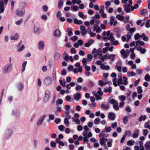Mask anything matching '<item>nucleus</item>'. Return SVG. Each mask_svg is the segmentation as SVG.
I'll return each instance as SVG.
<instances>
[{
  "label": "nucleus",
  "instance_id": "obj_1",
  "mask_svg": "<svg viewBox=\"0 0 150 150\" xmlns=\"http://www.w3.org/2000/svg\"><path fill=\"white\" fill-rule=\"evenodd\" d=\"M12 65L11 63H8L6 64L3 68V73L5 74L9 73L12 70Z\"/></svg>",
  "mask_w": 150,
  "mask_h": 150
},
{
  "label": "nucleus",
  "instance_id": "obj_2",
  "mask_svg": "<svg viewBox=\"0 0 150 150\" xmlns=\"http://www.w3.org/2000/svg\"><path fill=\"white\" fill-rule=\"evenodd\" d=\"M8 0H1L0 1V13L3 12L4 10V6L6 5Z\"/></svg>",
  "mask_w": 150,
  "mask_h": 150
},
{
  "label": "nucleus",
  "instance_id": "obj_3",
  "mask_svg": "<svg viewBox=\"0 0 150 150\" xmlns=\"http://www.w3.org/2000/svg\"><path fill=\"white\" fill-rule=\"evenodd\" d=\"M50 97V92L49 90H47L45 91V95L43 98L44 102H47L49 99Z\"/></svg>",
  "mask_w": 150,
  "mask_h": 150
},
{
  "label": "nucleus",
  "instance_id": "obj_4",
  "mask_svg": "<svg viewBox=\"0 0 150 150\" xmlns=\"http://www.w3.org/2000/svg\"><path fill=\"white\" fill-rule=\"evenodd\" d=\"M46 117V115H44L41 116L39 118L37 123V125L38 126L41 125Z\"/></svg>",
  "mask_w": 150,
  "mask_h": 150
},
{
  "label": "nucleus",
  "instance_id": "obj_5",
  "mask_svg": "<svg viewBox=\"0 0 150 150\" xmlns=\"http://www.w3.org/2000/svg\"><path fill=\"white\" fill-rule=\"evenodd\" d=\"M51 79L49 77H46L44 79V82L45 84L47 85H50L52 83Z\"/></svg>",
  "mask_w": 150,
  "mask_h": 150
},
{
  "label": "nucleus",
  "instance_id": "obj_6",
  "mask_svg": "<svg viewBox=\"0 0 150 150\" xmlns=\"http://www.w3.org/2000/svg\"><path fill=\"white\" fill-rule=\"evenodd\" d=\"M120 53L124 59L127 58L129 54V52H126L125 50L124 49L122 50H121Z\"/></svg>",
  "mask_w": 150,
  "mask_h": 150
},
{
  "label": "nucleus",
  "instance_id": "obj_7",
  "mask_svg": "<svg viewBox=\"0 0 150 150\" xmlns=\"http://www.w3.org/2000/svg\"><path fill=\"white\" fill-rule=\"evenodd\" d=\"M102 38L104 40L108 39L109 40H110L112 42H113L115 40V38L113 36V34L112 33L110 34V35L109 36L108 38L107 37L105 36H103L102 37Z\"/></svg>",
  "mask_w": 150,
  "mask_h": 150
},
{
  "label": "nucleus",
  "instance_id": "obj_8",
  "mask_svg": "<svg viewBox=\"0 0 150 150\" xmlns=\"http://www.w3.org/2000/svg\"><path fill=\"white\" fill-rule=\"evenodd\" d=\"M92 134L91 132H89L87 135V136H84L83 141L84 142H88V138H89L92 136Z\"/></svg>",
  "mask_w": 150,
  "mask_h": 150
},
{
  "label": "nucleus",
  "instance_id": "obj_9",
  "mask_svg": "<svg viewBox=\"0 0 150 150\" xmlns=\"http://www.w3.org/2000/svg\"><path fill=\"white\" fill-rule=\"evenodd\" d=\"M61 35V33L59 29H56L53 33V35L55 37H60Z\"/></svg>",
  "mask_w": 150,
  "mask_h": 150
},
{
  "label": "nucleus",
  "instance_id": "obj_10",
  "mask_svg": "<svg viewBox=\"0 0 150 150\" xmlns=\"http://www.w3.org/2000/svg\"><path fill=\"white\" fill-rule=\"evenodd\" d=\"M125 11L127 13H129L131 10V6L129 4H126L123 5Z\"/></svg>",
  "mask_w": 150,
  "mask_h": 150
},
{
  "label": "nucleus",
  "instance_id": "obj_11",
  "mask_svg": "<svg viewBox=\"0 0 150 150\" xmlns=\"http://www.w3.org/2000/svg\"><path fill=\"white\" fill-rule=\"evenodd\" d=\"M80 29L81 31V33L82 35L83 36H85L87 33V31L86 30L85 27L81 25L80 26Z\"/></svg>",
  "mask_w": 150,
  "mask_h": 150
},
{
  "label": "nucleus",
  "instance_id": "obj_12",
  "mask_svg": "<svg viewBox=\"0 0 150 150\" xmlns=\"http://www.w3.org/2000/svg\"><path fill=\"white\" fill-rule=\"evenodd\" d=\"M25 14V10H22L20 11L18 10L16 11V15L20 16H23Z\"/></svg>",
  "mask_w": 150,
  "mask_h": 150
},
{
  "label": "nucleus",
  "instance_id": "obj_13",
  "mask_svg": "<svg viewBox=\"0 0 150 150\" xmlns=\"http://www.w3.org/2000/svg\"><path fill=\"white\" fill-rule=\"evenodd\" d=\"M137 50L139 51L142 54H144L146 51V50L145 49H143L141 46H139L137 48Z\"/></svg>",
  "mask_w": 150,
  "mask_h": 150
},
{
  "label": "nucleus",
  "instance_id": "obj_14",
  "mask_svg": "<svg viewBox=\"0 0 150 150\" xmlns=\"http://www.w3.org/2000/svg\"><path fill=\"white\" fill-rule=\"evenodd\" d=\"M81 94L80 93H77L74 95V98L75 100H78L81 98Z\"/></svg>",
  "mask_w": 150,
  "mask_h": 150
},
{
  "label": "nucleus",
  "instance_id": "obj_15",
  "mask_svg": "<svg viewBox=\"0 0 150 150\" xmlns=\"http://www.w3.org/2000/svg\"><path fill=\"white\" fill-rule=\"evenodd\" d=\"M139 131L138 129H136L132 135V137L134 138H137L138 137Z\"/></svg>",
  "mask_w": 150,
  "mask_h": 150
},
{
  "label": "nucleus",
  "instance_id": "obj_16",
  "mask_svg": "<svg viewBox=\"0 0 150 150\" xmlns=\"http://www.w3.org/2000/svg\"><path fill=\"white\" fill-rule=\"evenodd\" d=\"M108 118L112 120H114L115 119V114L112 112H110L108 114Z\"/></svg>",
  "mask_w": 150,
  "mask_h": 150
},
{
  "label": "nucleus",
  "instance_id": "obj_17",
  "mask_svg": "<svg viewBox=\"0 0 150 150\" xmlns=\"http://www.w3.org/2000/svg\"><path fill=\"white\" fill-rule=\"evenodd\" d=\"M12 133V131L9 129L6 130L5 132L6 135L8 138L11 135Z\"/></svg>",
  "mask_w": 150,
  "mask_h": 150
},
{
  "label": "nucleus",
  "instance_id": "obj_18",
  "mask_svg": "<svg viewBox=\"0 0 150 150\" xmlns=\"http://www.w3.org/2000/svg\"><path fill=\"white\" fill-rule=\"evenodd\" d=\"M38 48L40 50H42L44 48V42L43 41L38 42Z\"/></svg>",
  "mask_w": 150,
  "mask_h": 150
},
{
  "label": "nucleus",
  "instance_id": "obj_19",
  "mask_svg": "<svg viewBox=\"0 0 150 150\" xmlns=\"http://www.w3.org/2000/svg\"><path fill=\"white\" fill-rule=\"evenodd\" d=\"M33 32L36 33H40V29L39 27L34 25L33 27Z\"/></svg>",
  "mask_w": 150,
  "mask_h": 150
},
{
  "label": "nucleus",
  "instance_id": "obj_20",
  "mask_svg": "<svg viewBox=\"0 0 150 150\" xmlns=\"http://www.w3.org/2000/svg\"><path fill=\"white\" fill-rule=\"evenodd\" d=\"M136 46L137 47L139 45L144 46L145 43L142 41L137 40L136 41Z\"/></svg>",
  "mask_w": 150,
  "mask_h": 150
},
{
  "label": "nucleus",
  "instance_id": "obj_21",
  "mask_svg": "<svg viewBox=\"0 0 150 150\" xmlns=\"http://www.w3.org/2000/svg\"><path fill=\"white\" fill-rule=\"evenodd\" d=\"M144 146L146 150H150V141H148L146 142Z\"/></svg>",
  "mask_w": 150,
  "mask_h": 150
},
{
  "label": "nucleus",
  "instance_id": "obj_22",
  "mask_svg": "<svg viewBox=\"0 0 150 150\" xmlns=\"http://www.w3.org/2000/svg\"><path fill=\"white\" fill-rule=\"evenodd\" d=\"M100 68L101 69H105V70H108L110 68L109 66L108 65L105 66L103 64L101 65Z\"/></svg>",
  "mask_w": 150,
  "mask_h": 150
},
{
  "label": "nucleus",
  "instance_id": "obj_23",
  "mask_svg": "<svg viewBox=\"0 0 150 150\" xmlns=\"http://www.w3.org/2000/svg\"><path fill=\"white\" fill-rule=\"evenodd\" d=\"M116 55L114 54H111L109 55L108 57V58L111 61H113L114 60L115 58Z\"/></svg>",
  "mask_w": 150,
  "mask_h": 150
},
{
  "label": "nucleus",
  "instance_id": "obj_24",
  "mask_svg": "<svg viewBox=\"0 0 150 150\" xmlns=\"http://www.w3.org/2000/svg\"><path fill=\"white\" fill-rule=\"evenodd\" d=\"M17 87L19 91H21L23 88V85L22 83H19L17 84Z\"/></svg>",
  "mask_w": 150,
  "mask_h": 150
},
{
  "label": "nucleus",
  "instance_id": "obj_25",
  "mask_svg": "<svg viewBox=\"0 0 150 150\" xmlns=\"http://www.w3.org/2000/svg\"><path fill=\"white\" fill-rule=\"evenodd\" d=\"M19 37V35L18 33H16L15 35L13 36H11L10 37L11 40H13L17 39Z\"/></svg>",
  "mask_w": 150,
  "mask_h": 150
},
{
  "label": "nucleus",
  "instance_id": "obj_26",
  "mask_svg": "<svg viewBox=\"0 0 150 150\" xmlns=\"http://www.w3.org/2000/svg\"><path fill=\"white\" fill-rule=\"evenodd\" d=\"M33 142L34 149H37L38 147V141L36 139H34L33 140Z\"/></svg>",
  "mask_w": 150,
  "mask_h": 150
},
{
  "label": "nucleus",
  "instance_id": "obj_27",
  "mask_svg": "<svg viewBox=\"0 0 150 150\" xmlns=\"http://www.w3.org/2000/svg\"><path fill=\"white\" fill-rule=\"evenodd\" d=\"M75 66L79 68V70H80V72H81L82 71V67L80 66V64L79 62H77L75 64Z\"/></svg>",
  "mask_w": 150,
  "mask_h": 150
},
{
  "label": "nucleus",
  "instance_id": "obj_28",
  "mask_svg": "<svg viewBox=\"0 0 150 150\" xmlns=\"http://www.w3.org/2000/svg\"><path fill=\"white\" fill-rule=\"evenodd\" d=\"M115 19V17L113 16H112L110 17V22L109 25L110 26H112L113 24V23Z\"/></svg>",
  "mask_w": 150,
  "mask_h": 150
},
{
  "label": "nucleus",
  "instance_id": "obj_29",
  "mask_svg": "<svg viewBox=\"0 0 150 150\" xmlns=\"http://www.w3.org/2000/svg\"><path fill=\"white\" fill-rule=\"evenodd\" d=\"M74 22L76 24L81 25L82 24V21L81 20H79L77 19H74Z\"/></svg>",
  "mask_w": 150,
  "mask_h": 150
},
{
  "label": "nucleus",
  "instance_id": "obj_30",
  "mask_svg": "<svg viewBox=\"0 0 150 150\" xmlns=\"http://www.w3.org/2000/svg\"><path fill=\"white\" fill-rule=\"evenodd\" d=\"M144 127L145 128H149L150 130V125L149 121H148L147 122H146L144 125Z\"/></svg>",
  "mask_w": 150,
  "mask_h": 150
},
{
  "label": "nucleus",
  "instance_id": "obj_31",
  "mask_svg": "<svg viewBox=\"0 0 150 150\" xmlns=\"http://www.w3.org/2000/svg\"><path fill=\"white\" fill-rule=\"evenodd\" d=\"M100 107L101 108L105 110L109 108L108 105H105L104 104H102L100 105Z\"/></svg>",
  "mask_w": 150,
  "mask_h": 150
},
{
  "label": "nucleus",
  "instance_id": "obj_32",
  "mask_svg": "<svg viewBox=\"0 0 150 150\" xmlns=\"http://www.w3.org/2000/svg\"><path fill=\"white\" fill-rule=\"evenodd\" d=\"M100 144L102 146H106V144L105 142L102 137L101 138H100Z\"/></svg>",
  "mask_w": 150,
  "mask_h": 150
},
{
  "label": "nucleus",
  "instance_id": "obj_33",
  "mask_svg": "<svg viewBox=\"0 0 150 150\" xmlns=\"http://www.w3.org/2000/svg\"><path fill=\"white\" fill-rule=\"evenodd\" d=\"M110 31H108L107 32L105 31H104L103 33V36H105L107 37L109 36L110 35Z\"/></svg>",
  "mask_w": 150,
  "mask_h": 150
},
{
  "label": "nucleus",
  "instance_id": "obj_34",
  "mask_svg": "<svg viewBox=\"0 0 150 150\" xmlns=\"http://www.w3.org/2000/svg\"><path fill=\"white\" fill-rule=\"evenodd\" d=\"M60 55L59 53L56 52L55 53L54 58L56 60L58 59L60 57Z\"/></svg>",
  "mask_w": 150,
  "mask_h": 150
},
{
  "label": "nucleus",
  "instance_id": "obj_35",
  "mask_svg": "<svg viewBox=\"0 0 150 150\" xmlns=\"http://www.w3.org/2000/svg\"><path fill=\"white\" fill-rule=\"evenodd\" d=\"M146 118V115H144L143 116L142 115L139 118L138 120L139 121L141 122L142 120H144Z\"/></svg>",
  "mask_w": 150,
  "mask_h": 150
},
{
  "label": "nucleus",
  "instance_id": "obj_36",
  "mask_svg": "<svg viewBox=\"0 0 150 150\" xmlns=\"http://www.w3.org/2000/svg\"><path fill=\"white\" fill-rule=\"evenodd\" d=\"M123 81L122 84L124 85H127L128 84L127 79V77L125 76L123 77Z\"/></svg>",
  "mask_w": 150,
  "mask_h": 150
},
{
  "label": "nucleus",
  "instance_id": "obj_37",
  "mask_svg": "<svg viewBox=\"0 0 150 150\" xmlns=\"http://www.w3.org/2000/svg\"><path fill=\"white\" fill-rule=\"evenodd\" d=\"M107 54L104 55L102 57H99V59H101L102 62H103L105 60L108 58Z\"/></svg>",
  "mask_w": 150,
  "mask_h": 150
},
{
  "label": "nucleus",
  "instance_id": "obj_38",
  "mask_svg": "<svg viewBox=\"0 0 150 150\" xmlns=\"http://www.w3.org/2000/svg\"><path fill=\"white\" fill-rule=\"evenodd\" d=\"M137 91L138 93L140 94L142 93L143 91L141 86H138L137 88Z\"/></svg>",
  "mask_w": 150,
  "mask_h": 150
},
{
  "label": "nucleus",
  "instance_id": "obj_39",
  "mask_svg": "<svg viewBox=\"0 0 150 150\" xmlns=\"http://www.w3.org/2000/svg\"><path fill=\"white\" fill-rule=\"evenodd\" d=\"M128 75L130 77L134 76L136 75V74L133 71H132L131 72H127Z\"/></svg>",
  "mask_w": 150,
  "mask_h": 150
},
{
  "label": "nucleus",
  "instance_id": "obj_40",
  "mask_svg": "<svg viewBox=\"0 0 150 150\" xmlns=\"http://www.w3.org/2000/svg\"><path fill=\"white\" fill-rule=\"evenodd\" d=\"M139 6L137 4H135L134 6H131V10L133 11L134 9H137L138 8Z\"/></svg>",
  "mask_w": 150,
  "mask_h": 150
},
{
  "label": "nucleus",
  "instance_id": "obj_41",
  "mask_svg": "<svg viewBox=\"0 0 150 150\" xmlns=\"http://www.w3.org/2000/svg\"><path fill=\"white\" fill-rule=\"evenodd\" d=\"M144 79L147 81H150V76L148 74H146L144 77Z\"/></svg>",
  "mask_w": 150,
  "mask_h": 150
},
{
  "label": "nucleus",
  "instance_id": "obj_42",
  "mask_svg": "<svg viewBox=\"0 0 150 150\" xmlns=\"http://www.w3.org/2000/svg\"><path fill=\"white\" fill-rule=\"evenodd\" d=\"M71 8L72 11H77L79 9L78 6H72L71 7Z\"/></svg>",
  "mask_w": 150,
  "mask_h": 150
},
{
  "label": "nucleus",
  "instance_id": "obj_43",
  "mask_svg": "<svg viewBox=\"0 0 150 150\" xmlns=\"http://www.w3.org/2000/svg\"><path fill=\"white\" fill-rule=\"evenodd\" d=\"M63 103V100L61 99H57L56 101V104L58 106L59 104H62Z\"/></svg>",
  "mask_w": 150,
  "mask_h": 150
},
{
  "label": "nucleus",
  "instance_id": "obj_44",
  "mask_svg": "<svg viewBox=\"0 0 150 150\" xmlns=\"http://www.w3.org/2000/svg\"><path fill=\"white\" fill-rule=\"evenodd\" d=\"M116 17L120 21H123L124 19V17L123 16H121L120 15H117Z\"/></svg>",
  "mask_w": 150,
  "mask_h": 150
},
{
  "label": "nucleus",
  "instance_id": "obj_45",
  "mask_svg": "<svg viewBox=\"0 0 150 150\" xmlns=\"http://www.w3.org/2000/svg\"><path fill=\"white\" fill-rule=\"evenodd\" d=\"M93 58V55L91 54H88L87 55V59L88 62H90L91 61L92 59Z\"/></svg>",
  "mask_w": 150,
  "mask_h": 150
},
{
  "label": "nucleus",
  "instance_id": "obj_46",
  "mask_svg": "<svg viewBox=\"0 0 150 150\" xmlns=\"http://www.w3.org/2000/svg\"><path fill=\"white\" fill-rule=\"evenodd\" d=\"M112 130V129L110 127H105L104 129V131L105 132H109L111 131Z\"/></svg>",
  "mask_w": 150,
  "mask_h": 150
},
{
  "label": "nucleus",
  "instance_id": "obj_47",
  "mask_svg": "<svg viewBox=\"0 0 150 150\" xmlns=\"http://www.w3.org/2000/svg\"><path fill=\"white\" fill-rule=\"evenodd\" d=\"M135 143V142L134 141L129 140L127 142V144L129 146L133 145Z\"/></svg>",
  "mask_w": 150,
  "mask_h": 150
},
{
  "label": "nucleus",
  "instance_id": "obj_48",
  "mask_svg": "<svg viewBox=\"0 0 150 150\" xmlns=\"http://www.w3.org/2000/svg\"><path fill=\"white\" fill-rule=\"evenodd\" d=\"M63 57L64 59L67 61H68L69 60V59H68L69 56L68 54L65 52L64 53L63 55Z\"/></svg>",
  "mask_w": 150,
  "mask_h": 150
},
{
  "label": "nucleus",
  "instance_id": "obj_49",
  "mask_svg": "<svg viewBox=\"0 0 150 150\" xmlns=\"http://www.w3.org/2000/svg\"><path fill=\"white\" fill-rule=\"evenodd\" d=\"M107 83V82H104L101 80H100L98 82L99 85L102 86L105 85Z\"/></svg>",
  "mask_w": 150,
  "mask_h": 150
},
{
  "label": "nucleus",
  "instance_id": "obj_50",
  "mask_svg": "<svg viewBox=\"0 0 150 150\" xmlns=\"http://www.w3.org/2000/svg\"><path fill=\"white\" fill-rule=\"evenodd\" d=\"M113 108L116 110H119V107L118 103H116V104L113 105Z\"/></svg>",
  "mask_w": 150,
  "mask_h": 150
},
{
  "label": "nucleus",
  "instance_id": "obj_51",
  "mask_svg": "<svg viewBox=\"0 0 150 150\" xmlns=\"http://www.w3.org/2000/svg\"><path fill=\"white\" fill-rule=\"evenodd\" d=\"M128 121L127 117L126 116H124L123 118V123L126 124L127 123V122Z\"/></svg>",
  "mask_w": 150,
  "mask_h": 150
},
{
  "label": "nucleus",
  "instance_id": "obj_52",
  "mask_svg": "<svg viewBox=\"0 0 150 150\" xmlns=\"http://www.w3.org/2000/svg\"><path fill=\"white\" fill-rule=\"evenodd\" d=\"M126 97L124 96H121L119 97V99L122 102H124L126 99Z\"/></svg>",
  "mask_w": 150,
  "mask_h": 150
},
{
  "label": "nucleus",
  "instance_id": "obj_53",
  "mask_svg": "<svg viewBox=\"0 0 150 150\" xmlns=\"http://www.w3.org/2000/svg\"><path fill=\"white\" fill-rule=\"evenodd\" d=\"M78 15L79 16L82 18H83V19H85L86 18V17L84 16V14L83 13L81 12H79Z\"/></svg>",
  "mask_w": 150,
  "mask_h": 150
},
{
  "label": "nucleus",
  "instance_id": "obj_54",
  "mask_svg": "<svg viewBox=\"0 0 150 150\" xmlns=\"http://www.w3.org/2000/svg\"><path fill=\"white\" fill-rule=\"evenodd\" d=\"M147 13V11L146 9H143L140 11V13L142 15H144Z\"/></svg>",
  "mask_w": 150,
  "mask_h": 150
},
{
  "label": "nucleus",
  "instance_id": "obj_55",
  "mask_svg": "<svg viewBox=\"0 0 150 150\" xmlns=\"http://www.w3.org/2000/svg\"><path fill=\"white\" fill-rule=\"evenodd\" d=\"M134 37L135 40H137L140 38V35L137 33L134 35Z\"/></svg>",
  "mask_w": 150,
  "mask_h": 150
},
{
  "label": "nucleus",
  "instance_id": "obj_56",
  "mask_svg": "<svg viewBox=\"0 0 150 150\" xmlns=\"http://www.w3.org/2000/svg\"><path fill=\"white\" fill-rule=\"evenodd\" d=\"M24 46L23 45H22L21 48H19L17 49V51L18 52H21L24 49Z\"/></svg>",
  "mask_w": 150,
  "mask_h": 150
},
{
  "label": "nucleus",
  "instance_id": "obj_57",
  "mask_svg": "<svg viewBox=\"0 0 150 150\" xmlns=\"http://www.w3.org/2000/svg\"><path fill=\"white\" fill-rule=\"evenodd\" d=\"M100 121V119L99 117H97L94 120V123L95 124H99V122Z\"/></svg>",
  "mask_w": 150,
  "mask_h": 150
},
{
  "label": "nucleus",
  "instance_id": "obj_58",
  "mask_svg": "<svg viewBox=\"0 0 150 150\" xmlns=\"http://www.w3.org/2000/svg\"><path fill=\"white\" fill-rule=\"evenodd\" d=\"M149 131L147 129H144L143 130V135L145 136H146L148 134V133Z\"/></svg>",
  "mask_w": 150,
  "mask_h": 150
},
{
  "label": "nucleus",
  "instance_id": "obj_59",
  "mask_svg": "<svg viewBox=\"0 0 150 150\" xmlns=\"http://www.w3.org/2000/svg\"><path fill=\"white\" fill-rule=\"evenodd\" d=\"M117 79L115 78L113 79L112 80L113 84L116 87L117 86V84L116 83Z\"/></svg>",
  "mask_w": 150,
  "mask_h": 150
},
{
  "label": "nucleus",
  "instance_id": "obj_60",
  "mask_svg": "<svg viewBox=\"0 0 150 150\" xmlns=\"http://www.w3.org/2000/svg\"><path fill=\"white\" fill-rule=\"evenodd\" d=\"M109 103L114 105L116 104V103H117V102L114 99H112L109 101Z\"/></svg>",
  "mask_w": 150,
  "mask_h": 150
},
{
  "label": "nucleus",
  "instance_id": "obj_61",
  "mask_svg": "<svg viewBox=\"0 0 150 150\" xmlns=\"http://www.w3.org/2000/svg\"><path fill=\"white\" fill-rule=\"evenodd\" d=\"M64 128V127L63 125H61L58 126V129L60 131H63Z\"/></svg>",
  "mask_w": 150,
  "mask_h": 150
},
{
  "label": "nucleus",
  "instance_id": "obj_62",
  "mask_svg": "<svg viewBox=\"0 0 150 150\" xmlns=\"http://www.w3.org/2000/svg\"><path fill=\"white\" fill-rule=\"evenodd\" d=\"M63 3L62 1L60 0L59 1L58 4V8H61L63 6Z\"/></svg>",
  "mask_w": 150,
  "mask_h": 150
},
{
  "label": "nucleus",
  "instance_id": "obj_63",
  "mask_svg": "<svg viewBox=\"0 0 150 150\" xmlns=\"http://www.w3.org/2000/svg\"><path fill=\"white\" fill-rule=\"evenodd\" d=\"M150 23V20H148L146 23L145 25L146 27L147 28H149L150 27L149 23Z\"/></svg>",
  "mask_w": 150,
  "mask_h": 150
},
{
  "label": "nucleus",
  "instance_id": "obj_64",
  "mask_svg": "<svg viewBox=\"0 0 150 150\" xmlns=\"http://www.w3.org/2000/svg\"><path fill=\"white\" fill-rule=\"evenodd\" d=\"M23 21V19H20V20H19V21L16 22V24L17 25H20L21 24V23Z\"/></svg>",
  "mask_w": 150,
  "mask_h": 150
}]
</instances>
